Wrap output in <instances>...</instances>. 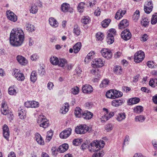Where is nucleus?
Returning a JSON list of instances; mask_svg holds the SVG:
<instances>
[{"instance_id":"1","label":"nucleus","mask_w":157,"mask_h":157,"mask_svg":"<svg viewBox=\"0 0 157 157\" xmlns=\"http://www.w3.org/2000/svg\"><path fill=\"white\" fill-rule=\"evenodd\" d=\"M24 33L19 28L13 29L11 31L10 37V44L16 47L21 46L24 41Z\"/></svg>"},{"instance_id":"2","label":"nucleus","mask_w":157,"mask_h":157,"mask_svg":"<svg viewBox=\"0 0 157 157\" xmlns=\"http://www.w3.org/2000/svg\"><path fill=\"white\" fill-rule=\"evenodd\" d=\"M105 145V142L103 140L94 141L90 143L89 150L91 152L97 151L103 147Z\"/></svg>"},{"instance_id":"3","label":"nucleus","mask_w":157,"mask_h":157,"mask_svg":"<svg viewBox=\"0 0 157 157\" xmlns=\"http://www.w3.org/2000/svg\"><path fill=\"white\" fill-rule=\"evenodd\" d=\"M7 105L3 101L2 103L1 111L2 114L4 115H7V117L9 119L10 121L13 120V115L11 112L7 109Z\"/></svg>"},{"instance_id":"4","label":"nucleus","mask_w":157,"mask_h":157,"mask_svg":"<svg viewBox=\"0 0 157 157\" xmlns=\"http://www.w3.org/2000/svg\"><path fill=\"white\" fill-rule=\"evenodd\" d=\"M90 128L86 124L77 126L75 129V132L77 134H84L89 131Z\"/></svg>"},{"instance_id":"5","label":"nucleus","mask_w":157,"mask_h":157,"mask_svg":"<svg viewBox=\"0 0 157 157\" xmlns=\"http://www.w3.org/2000/svg\"><path fill=\"white\" fill-rule=\"evenodd\" d=\"M37 123L39 124L40 127L44 128H47L49 125L48 121L43 116L41 115L39 116L38 117Z\"/></svg>"},{"instance_id":"6","label":"nucleus","mask_w":157,"mask_h":157,"mask_svg":"<svg viewBox=\"0 0 157 157\" xmlns=\"http://www.w3.org/2000/svg\"><path fill=\"white\" fill-rule=\"evenodd\" d=\"M144 54L142 51L136 52L134 55V61L137 63L141 62L144 58Z\"/></svg>"},{"instance_id":"7","label":"nucleus","mask_w":157,"mask_h":157,"mask_svg":"<svg viewBox=\"0 0 157 157\" xmlns=\"http://www.w3.org/2000/svg\"><path fill=\"white\" fill-rule=\"evenodd\" d=\"M102 56L107 59H111L112 56V53L111 50L107 48H104L101 51Z\"/></svg>"},{"instance_id":"8","label":"nucleus","mask_w":157,"mask_h":157,"mask_svg":"<svg viewBox=\"0 0 157 157\" xmlns=\"http://www.w3.org/2000/svg\"><path fill=\"white\" fill-rule=\"evenodd\" d=\"M105 62L100 58L95 59L92 63V66L94 68L102 67L104 65Z\"/></svg>"},{"instance_id":"9","label":"nucleus","mask_w":157,"mask_h":157,"mask_svg":"<svg viewBox=\"0 0 157 157\" xmlns=\"http://www.w3.org/2000/svg\"><path fill=\"white\" fill-rule=\"evenodd\" d=\"M72 129L71 128H67L62 132L60 134L59 136L62 139H66L71 134Z\"/></svg>"},{"instance_id":"10","label":"nucleus","mask_w":157,"mask_h":157,"mask_svg":"<svg viewBox=\"0 0 157 157\" xmlns=\"http://www.w3.org/2000/svg\"><path fill=\"white\" fill-rule=\"evenodd\" d=\"M121 37L124 40H129L131 37V34L128 29H126L124 30L121 34Z\"/></svg>"},{"instance_id":"11","label":"nucleus","mask_w":157,"mask_h":157,"mask_svg":"<svg viewBox=\"0 0 157 157\" xmlns=\"http://www.w3.org/2000/svg\"><path fill=\"white\" fill-rule=\"evenodd\" d=\"M61 10L64 12H71L73 11L72 8L70 7V5L67 3H63L61 6Z\"/></svg>"},{"instance_id":"12","label":"nucleus","mask_w":157,"mask_h":157,"mask_svg":"<svg viewBox=\"0 0 157 157\" xmlns=\"http://www.w3.org/2000/svg\"><path fill=\"white\" fill-rule=\"evenodd\" d=\"M7 18L10 21L13 22H16L17 20L16 15L12 11L7 10L6 12Z\"/></svg>"},{"instance_id":"13","label":"nucleus","mask_w":157,"mask_h":157,"mask_svg":"<svg viewBox=\"0 0 157 157\" xmlns=\"http://www.w3.org/2000/svg\"><path fill=\"white\" fill-rule=\"evenodd\" d=\"M25 107L27 108L32 107L36 108L39 106L38 102L35 101H30L25 102L24 104Z\"/></svg>"},{"instance_id":"14","label":"nucleus","mask_w":157,"mask_h":157,"mask_svg":"<svg viewBox=\"0 0 157 157\" xmlns=\"http://www.w3.org/2000/svg\"><path fill=\"white\" fill-rule=\"evenodd\" d=\"M2 129L3 136L6 140H8L10 136L9 128L7 125L5 124L3 126Z\"/></svg>"},{"instance_id":"15","label":"nucleus","mask_w":157,"mask_h":157,"mask_svg":"<svg viewBox=\"0 0 157 157\" xmlns=\"http://www.w3.org/2000/svg\"><path fill=\"white\" fill-rule=\"evenodd\" d=\"M82 90L84 93L90 94L93 91V89L90 85L86 84L82 86Z\"/></svg>"},{"instance_id":"16","label":"nucleus","mask_w":157,"mask_h":157,"mask_svg":"<svg viewBox=\"0 0 157 157\" xmlns=\"http://www.w3.org/2000/svg\"><path fill=\"white\" fill-rule=\"evenodd\" d=\"M153 8L152 4L151 1H149L144 6V10L147 13H149L152 10Z\"/></svg>"},{"instance_id":"17","label":"nucleus","mask_w":157,"mask_h":157,"mask_svg":"<svg viewBox=\"0 0 157 157\" xmlns=\"http://www.w3.org/2000/svg\"><path fill=\"white\" fill-rule=\"evenodd\" d=\"M14 76L19 81H22L25 79V76L24 74L22 73L19 72L17 70L14 71Z\"/></svg>"},{"instance_id":"18","label":"nucleus","mask_w":157,"mask_h":157,"mask_svg":"<svg viewBox=\"0 0 157 157\" xmlns=\"http://www.w3.org/2000/svg\"><path fill=\"white\" fill-rule=\"evenodd\" d=\"M124 102V101L121 99H115L112 101L111 102L112 105L115 107H117L122 105Z\"/></svg>"},{"instance_id":"19","label":"nucleus","mask_w":157,"mask_h":157,"mask_svg":"<svg viewBox=\"0 0 157 157\" xmlns=\"http://www.w3.org/2000/svg\"><path fill=\"white\" fill-rule=\"evenodd\" d=\"M126 10H122L121 9L119 10L116 13L115 16V18L117 20L120 19L125 14Z\"/></svg>"},{"instance_id":"20","label":"nucleus","mask_w":157,"mask_h":157,"mask_svg":"<svg viewBox=\"0 0 157 157\" xmlns=\"http://www.w3.org/2000/svg\"><path fill=\"white\" fill-rule=\"evenodd\" d=\"M16 58L17 61L22 65H25L28 63L27 61L25 58L21 56L18 55L17 56Z\"/></svg>"},{"instance_id":"21","label":"nucleus","mask_w":157,"mask_h":157,"mask_svg":"<svg viewBox=\"0 0 157 157\" xmlns=\"http://www.w3.org/2000/svg\"><path fill=\"white\" fill-rule=\"evenodd\" d=\"M49 23L50 25L53 28L58 27L59 23L53 17H50L49 19Z\"/></svg>"},{"instance_id":"22","label":"nucleus","mask_w":157,"mask_h":157,"mask_svg":"<svg viewBox=\"0 0 157 157\" xmlns=\"http://www.w3.org/2000/svg\"><path fill=\"white\" fill-rule=\"evenodd\" d=\"M69 104L68 103H65L64 105H63L62 108H60L59 112L62 114H66L68 111Z\"/></svg>"},{"instance_id":"23","label":"nucleus","mask_w":157,"mask_h":157,"mask_svg":"<svg viewBox=\"0 0 157 157\" xmlns=\"http://www.w3.org/2000/svg\"><path fill=\"white\" fill-rule=\"evenodd\" d=\"M93 116V113L88 111H85L82 113V117L85 119H90Z\"/></svg>"},{"instance_id":"24","label":"nucleus","mask_w":157,"mask_h":157,"mask_svg":"<svg viewBox=\"0 0 157 157\" xmlns=\"http://www.w3.org/2000/svg\"><path fill=\"white\" fill-rule=\"evenodd\" d=\"M36 140L37 143L40 145H44V142L42 136L38 133H36L35 135Z\"/></svg>"},{"instance_id":"25","label":"nucleus","mask_w":157,"mask_h":157,"mask_svg":"<svg viewBox=\"0 0 157 157\" xmlns=\"http://www.w3.org/2000/svg\"><path fill=\"white\" fill-rule=\"evenodd\" d=\"M129 25V22L127 19H123L120 22L118 25L119 29H122Z\"/></svg>"},{"instance_id":"26","label":"nucleus","mask_w":157,"mask_h":157,"mask_svg":"<svg viewBox=\"0 0 157 157\" xmlns=\"http://www.w3.org/2000/svg\"><path fill=\"white\" fill-rule=\"evenodd\" d=\"M68 148V145L66 144H64L59 146L58 148L59 151L60 153H63L66 151Z\"/></svg>"},{"instance_id":"27","label":"nucleus","mask_w":157,"mask_h":157,"mask_svg":"<svg viewBox=\"0 0 157 157\" xmlns=\"http://www.w3.org/2000/svg\"><path fill=\"white\" fill-rule=\"evenodd\" d=\"M18 116L21 119H24L26 116V111L25 110L20 108L19 109Z\"/></svg>"},{"instance_id":"28","label":"nucleus","mask_w":157,"mask_h":157,"mask_svg":"<svg viewBox=\"0 0 157 157\" xmlns=\"http://www.w3.org/2000/svg\"><path fill=\"white\" fill-rule=\"evenodd\" d=\"M106 41L107 43L109 44H111L114 41V37L113 34L111 33H108L107 36Z\"/></svg>"},{"instance_id":"29","label":"nucleus","mask_w":157,"mask_h":157,"mask_svg":"<svg viewBox=\"0 0 157 157\" xmlns=\"http://www.w3.org/2000/svg\"><path fill=\"white\" fill-rule=\"evenodd\" d=\"M94 54V52L92 51L89 53L85 58L84 62L86 63H88L91 60V59L93 58V56Z\"/></svg>"},{"instance_id":"30","label":"nucleus","mask_w":157,"mask_h":157,"mask_svg":"<svg viewBox=\"0 0 157 157\" xmlns=\"http://www.w3.org/2000/svg\"><path fill=\"white\" fill-rule=\"evenodd\" d=\"M81 46V44L80 42H78L75 44L73 47L74 52L75 53H77L80 50Z\"/></svg>"},{"instance_id":"31","label":"nucleus","mask_w":157,"mask_h":157,"mask_svg":"<svg viewBox=\"0 0 157 157\" xmlns=\"http://www.w3.org/2000/svg\"><path fill=\"white\" fill-rule=\"evenodd\" d=\"M82 110L79 107H76L75 109V114L77 117H80L82 116Z\"/></svg>"},{"instance_id":"32","label":"nucleus","mask_w":157,"mask_h":157,"mask_svg":"<svg viewBox=\"0 0 157 157\" xmlns=\"http://www.w3.org/2000/svg\"><path fill=\"white\" fill-rule=\"evenodd\" d=\"M113 71L115 74L120 75L122 72V69L120 66H116L113 68Z\"/></svg>"},{"instance_id":"33","label":"nucleus","mask_w":157,"mask_h":157,"mask_svg":"<svg viewBox=\"0 0 157 157\" xmlns=\"http://www.w3.org/2000/svg\"><path fill=\"white\" fill-rule=\"evenodd\" d=\"M126 117V115L124 113H119L116 117L117 120L119 122L124 120Z\"/></svg>"},{"instance_id":"34","label":"nucleus","mask_w":157,"mask_h":157,"mask_svg":"<svg viewBox=\"0 0 157 157\" xmlns=\"http://www.w3.org/2000/svg\"><path fill=\"white\" fill-rule=\"evenodd\" d=\"M34 25L29 23H27L25 25V29L30 32H32L35 30Z\"/></svg>"},{"instance_id":"35","label":"nucleus","mask_w":157,"mask_h":157,"mask_svg":"<svg viewBox=\"0 0 157 157\" xmlns=\"http://www.w3.org/2000/svg\"><path fill=\"white\" fill-rule=\"evenodd\" d=\"M67 61L65 59H60L59 60L58 65L59 67H63L67 64Z\"/></svg>"},{"instance_id":"36","label":"nucleus","mask_w":157,"mask_h":157,"mask_svg":"<svg viewBox=\"0 0 157 157\" xmlns=\"http://www.w3.org/2000/svg\"><path fill=\"white\" fill-rule=\"evenodd\" d=\"M50 62L53 65H58L59 63L58 59L56 57L52 56L50 59Z\"/></svg>"},{"instance_id":"37","label":"nucleus","mask_w":157,"mask_h":157,"mask_svg":"<svg viewBox=\"0 0 157 157\" xmlns=\"http://www.w3.org/2000/svg\"><path fill=\"white\" fill-rule=\"evenodd\" d=\"M106 96L108 98L114 99L113 90H111L108 91L106 94Z\"/></svg>"},{"instance_id":"38","label":"nucleus","mask_w":157,"mask_h":157,"mask_svg":"<svg viewBox=\"0 0 157 157\" xmlns=\"http://www.w3.org/2000/svg\"><path fill=\"white\" fill-rule=\"evenodd\" d=\"M73 32L77 36L79 35L81 32L78 26L77 25H74Z\"/></svg>"},{"instance_id":"39","label":"nucleus","mask_w":157,"mask_h":157,"mask_svg":"<svg viewBox=\"0 0 157 157\" xmlns=\"http://www.w3.org/2000/svg\"><path fill=\"white\" fill-rule=\"evenodd\" d=\"M37 74L35 71H33L30 75V80L33 82H35L37 79Z\"/></svg>"},{"instance_id":"40","label":"nucleus","mask_w":157,"mask_h":157,"mask_svg":"<svg viewBox=\"0 0 157 157\" xmlns=\"http://www.w3.org/2000/svg\"><path fill=\"white\" fill-rule=\"evenodd\" d=\"M140 17V11L138 10H136L134 12L132 16V19L133 20L136 21H137Z\"/></svg>"},{"instance_id":"41","label":"nucleus","mask_w":157,"mask_h":157,"mask_svg":"<svg viewBox=\"0 0 157 157\" xmlns=\"http://www.w3.org/2000/svg\"><path fill=\"white\" fill-rule=\"evenodd\" d=\"M113 93L114 99L121 97L123 95L122 92L116 90H113Z\"/></svg>"},{"instance_id":"42","label":"nucleus","mask_w":157,"mask_h":157,"mask_svg":"<svg viewBox=\"0 0 157 157\" xmlns=\"http://www.w3.org/2000/svg\"><path fill=\"white\" fill-rule=\"evenodd\" d=\"M8 93L10 95L16 94L17 93L16 90L13 86L10 87L8 90Z\"/></svg>"},{"instance_id":"43","label":"nucleus","mask_w":157,"mask_h":157,"mask_svg":"<svg viewBox=\"0 0 157 157\" xmlns=\"http://www.w3.org/2000/svg\"><path fill=\"white\" fill-rule=\"evenodd\" d=\"M140 101V99L139 98H134L131 99L129 101L130 104V105L135 104L138 103Z\"/></svg>"},{"instance_id":"44","label":"nucleus","mask_w":157,"mask_h":157,"mask_svg":"<svg viewBox=\"0 0 157 157\" xmlns=\"http://www.w3.org/2000/svg\"><path fill=\"white\" fill-rule=\"evenodd\" d=\"M38 10V8L36 6L35 4L32 5L31 8L30 10L31 13L35 14L36 13Z\"/></svg>"},{"instance_id":"45","label":"nucleus","mask_w":157,"mask_h":157,"mask_svg":"<svg viewBox=\"0 0 157 157\" xmlns=\"http://www.w3.org/2000/svg\"><path fill=\"white\" fill-rule=\"evenodd\" d=\"M149 22V21L146 18H144L141 21V24L143 26L146 27L148 26Z\"/></svg>"},{"instance_id":"46","label":"nucleus","mask_w":157,"mask_h":157,"mask_svg":"<svg viewBox=\"0 0 157 157\" xmlns=\"http://www.w3.org/2000/svg\"><path fill=\"white\" fill-rule=\"evenodd\" d=\"M133 110L134 112L139 113L143 111V109L142 106H138L134 108Z\"/></svg>"},{"instance_id":"47","label":"nucleus","mask_w":157,"mask_h":157,"mask_svg":"<svg viewBox=\"0 0 157 157\" xmlns=\"http://www.w3.org/2000/svg\"><path fill=\"white\" fill-rule=\"evenodd\" d=\"M110 21V19H109L105 20L101 22L102 26L104 28L107 27L109 25Z\"/></svg>"},{"instance_id":"48","label":"nucleus","mask_w":157,"mask_h":157,"mask_svg":"<svg viewBox=\"0 0 157 157\" xmlns=\"http://www.w3.org/2000/svg\"><path fill=\"white\" fill-rule=\"evenodd\" d=\"M85 3L81 2L79 4L78 6V10L80 12H82L84 10Z\"/></svg>"},{"instance_id":"49","label":"nucleus","mask_w":157,"mask_h":157,"mask_svg":"<svg viewBox=\"0 0 157 157\" xmlns=\"http://www.w3.org/2000/svg\"><path fill=\"white\" fill-rule=\"evenodd\" d=\"M145 118L142 115L136 116L135 118V121L136 122H143L145 120Z\"/></svg>"},{"instance_id":"50","label":"nucleus","mask_w":157,"mask_h":157,"mask_svg":"<svg viewBox=\"0 0 157 157\" xmlns=\"http://www.w3.org/2000/svg\"><path fill=\"white\" fill-rule=\"evenodd\" d=\"M82 23L84 24H88L90 21V19L89 17H83L81 20Z\"/></svg>"},{"instance_id":"51","label":"nucleus","mask_w":157,"mask_h":157,"mask_svg":"<svg viewBox=\"0 0 157 157\" xmlns=\"http://www.w3.org/2000/svg\"><path fill=\"white\" fill-rule=\"evenodd\" d=\"M97 2L94 0H90L88 2L87 5L88 7L90 8H94L95 6V5L96 4Z\"/></svg>"},{"instance_id":"52","label":"nucleus","mask_w":157,"mask_h":157,"mask_svg":"<svg viewBox=\"0 0 157 157\" xmlns=\"http://www.w3.org/2000/svg\"><path fill=\"white\" fill-rule=\"evenodd\" d=\"M157 22V13L153 15L151 23L153 25L155 24Z\"/></svg>"},{"instance_id":"53","label":"nucleus","mask_w":157,"mask_h":157,"mask_svg":"<svg viewBox=\"0 0 157 157\" xmlns=\"http://www.w3.org/2000/svg\"><path fill=\"white\" fill-rule=\"evenodd\" d=\"M97 40H101L104 38L103 34L101 32H98L96 34Z\"/></svg>"},{"instance_id":"54","label":"nucleus","mask_w":157,"mask_h":157,"mask_svg":"<svg viewBox=\"0 0 157 157\" xmlns=\"http://www.w3.org/2000/svg\"><path fill=\"white\" fill-rule=\"evenodd\" d=\"M48 135L46 136V141L49 142L52 139V136L53 135L52 133L50 131H49L47 132Z\"/></svg>"},{"instance_id":"55","label":"nucleus","mask_w":157,"mask_h":157,"mask_svg":"<svg viewBox=\"0 0 157 157\" xmlns=\"http://www.w3.org/2000/svg\"><path fill=\"white\" fill-rule=\"evenodd\" d=\"M109 80L107 79H105L103 80L100 86L101 87H104L106 86V85H107L109 83Z\"/></svg>"},{"instance_id":"56","label":"nucleus","mask_w":157,"mask_h":157,"mask_svg":"<svg viewBox=\"0 0 157 157\" xmlns=\"http://www.w3.org/2000/svg\"><path fill=\"white\" fill-rule=\"evenodd\" d=\"M51 150L52 155L54 156H56L58 154V152L59 151L58 149H57L56 147H53Z\"/></svg>"},{"instance_id":"57","label":"nucleus","mask_w":157,"mask_h":157,"mask_svg":"<svg viewBox=\"0 0 157 157\" xmlns=\"http://www.w3.org/2000/svg\"><path fill=\"white\" fill-rule=\"evenodd\" d=\"M114 113L113 112H111L108 115H105L104 117V118L106 119V121L108 120L109 118H111L114 116Z\"/></svg>"},{"instance_id":"58","label":"nucleus","mask_w":157,"mask_h":157,"mask_svg":"<svg viewBox=\"0 0 157 157\" xmlns=\"http://www.w3.org/2000/svg\"><path fill=\"white\" fill-rule=\"evenodd\" d=\"M79 90V88L77 86H76L72 89V93L74 94H78Z\"/></svg>"},{"instance_id":"59","label":"nucleus","mask_w":157,"mask_h":157,"mask_svg":"<svg viewBox=\"0 0 157 157\" xmlns=\"http://www.w3.org/2000/svg\"><path fill=\"white\" fill-rule=\"evenodd\" d=\"M39 57V56L36 54H34L31 56L30 59L32 61H36Z\"/></svg>"},{"instance_id":"60","label":"nucleus","mask_w":157,"mask_h":157,"mask_svg":"<svg viewBox=\"0 0 157 157\" xmlns=\"http://www.w3.org/2000/svg\"><path fill=\"white\" fill-rule=\"evenodd\" d=\"M155 78H152L150 79L149 82V85L152 87H155Z\"/></svg>"},{"instance_id":"61","label":"nucleus","mask_w":157,"mask_h":157,"mask_svg":"<svg viewBox=\"0 0 157 157\" xmlns=\"http://www.w3.org/2000/svg\"><path fill=\"white\" fill-rule=\"evenodd\" d=\"M148 39V36L147 34H144L140 38V40L143 41H145L147 40Z\"/></svg>"},{"instance_id":"62","label":"nucleus","mask_w":157,"mask_h":157,"mask_svg":"<svg viewBox=\"0 0 157 157\" xmlns=\"http://www.w3.org/2000/svg\"><path fill=\"white\" fill-rule=\"evenodd\" d=\"M38 73L40 75L42 76L45 74V71L42 67H40L38 70Z\"/></svg>"},{"instance_id":"63","label":"nucleus","mask_w":157,"mask_h":157,"mask_svg":"<svg viewBox=\"0 0 157 157\" xmlns=\"http://www.w3.org/2000/svg\"><path fill=\"white\" fill-rule=\"evenodd\" d=\"M105 129L107 130V132L111 131L113 129L112 125L111 124H107L105 127Z\"/></svg>"},{"instance_id":"64","label":"nucleus","mask_w":157,"mask_h":157,"mask_svg":"<svg viewBox=\"0 0 157 157\" xmlns=\"http://www.w3.org/2000/svg\"><path fill=\"white\" fill-rule=\"evenodd\" d=\"M103 155V153L102 152L99 153H95L93 155L92 157H102Z\"/></svg>"}]
</instances>
